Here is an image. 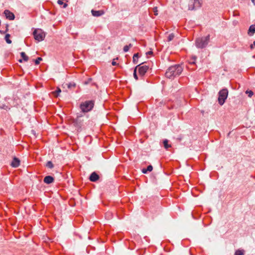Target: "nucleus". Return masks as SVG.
I'll list each match as a JSON object with an SVG mask.
<instances>
[{"label": "nucleus", "instance_id": "obj_1", "mask_svg": "<svg viewBox=\"0 0 255 255\" xmlns=\"http://www.w3.org/2000/svg\"><path fill=\"white\" fill-rule=\"evenodd\" d=\"M183 69L182 66L179 64L171 66L167 70L165 76L169 79H174L181 74Z\"/></svg>", "mask_w": 255, "mask_h": 255}, {"label": "nucleus", "instance_id": "obj_2", "mask_svg": "<svg viewBox=\"0 0 255 255\" xmlns=\"http://www.w3.org/2000/svg\"><path fill=\"white\" fill-rule=\"evenodd\" d=\"M209 35L205 37L198 38L196 40V45L198 48H203L207 45V44L209 43Z\"/></svg>", "mask_w": 255, "mask_h": 255}, {"label": "nucleus", "instance_id": "obj_3", "mask_svg": "<svg viewBox=\"0 0 255 255\" xmlns=\"http://www.w3.org/2000/svg\"><path fill=\"white\" fill-rule=\"evenodd\" d=\"M94 106V103L92 101H87L80 104V109L83 113H87L90 111Z\"/></svg>", "mask_w": 255, "mask_h": 255}, {"label": "nucleus", "instance_id": "obj_4", "mask_svg": "<svg viewBox=\"0 0 255 255\" xmlns=\"http://www.w3.org/2000/svg\"><path fill=\"white\" fill-rule=\"evenodd\" d=\"M228 95V91L227 89H223L219 92L218 102L220 105H223Z\"/></svg>", "mask_w": 255, "mask_h": 255}, {"label": "nucleus", "instance_id": "obj_5", "mask_svg": "<svg viewBox=\"0 0 255 255\" xmlns=\"http://www.w3.org/2000/svg\"><path fill=\"white\" fill-rule=\"evenodd\" d=\"M33 34L35 39L38 41H42L45 37V32L41 29H35Z\"/></svg>", "mask_w": 255, "mask_h": 255}, {"label": "nucleus", "instance_id": "obj_6", "mask_svg": "<svg viewBox=\"0 0 255 255\" xmlns=\"http://www.w3.org/2000/svg\"><path fill=\"white\" fill-rule=\"evenodd\" d=\"M135 68H136V70L138 69V74L140 76H143L145 73L148 70L149 67L148 66L146 65H144L142 66L138 65L136 66Z\"/></svg>", "mask_w": 255, "mask_h": 255}, {"label": "nucleus", "instance_id": "obj_7", "mask_svg": "<svg viewBox=\"0 0 255 255\" xmlns=\"http://www.w3.org/2000/svg\"><path fill=\"white\" fill-rule=\"evenodd\" d=\"M193 5H189L188 9L189 10H193L196 7H199L201 5V0H192Z\"/></svg>", "mask_w": 255, "mask_h": 255}, {"label": "nucleus", "instance_id": "obj_8", "mask_svg": "<svg viewBox=\"0 0 255 255\" xmlns=\"http://www.w3.org/2000/svg\"><path fill=\"white\" fill-rule=\"evenodd\" d=\"M4 14L5 15L6 18L9 20H13L15 17L13 13L8 10H5L4 11Z\"/></svg>", "mask_w": 255, "mask_h": 255}, {"label": "nucleus", "instance_id": "obj_9", "mask_svg": "<svg viewBox=\"0 0 255 255\" xmlns=\"http://www.w3.org/2000/svg\"><path fill=\"white\" fill-rule=\"evenodd\" d=\"M20 164V160L16 157H14L11 163V166L13 167H17Z\"/></svg>", "mask_w": 255, "mask_h": 255}, {"label": "nucleus", "instance_id": "obj_10", "mask_svg": "<svg viewBox=\"0 0 255 255\" xmlns=\"http://www.w3.org/2000/svg\"><path fill=\"white\" fill-rule=\"evenodd\" d=\"M54 178L51 176H46L44 177L43 181L46 184H50L54 182Z\"/></svg>", "mask_w": 255, "mask_h": 255}, {"label": "nucleus", "instance_id": "obj_11", "mask_svg": "<svg viewBox=\"0 0 255 255\" xmlns=\"http://www.w3.org/2000/svg\"><path fill=\"white\" fill-rule=\"evenodd\" d=\"M99 178V175L95 172H93L90 176V180L92 182L97 181Z\"/></svg>", "mask_w": 255, "mask_h": 255}, {"label": "nucleus", "instance_id": "obj_12", "mask_svg": "<svg viewBox=\"0 0 255 255\" xmlns=\"http://www.w3.org/2000/svg\"><path fill=\"white\" fill-rule=\"evenodd\" d=\"M92 14L94 16H100L104 14V12L103 10H92Z\"/></svg>", "mask_w": 255, "mask_h": 255}, {"label": "nucleus", "instance_id": "obj_13", "mask_svg": "<svg viewBox=\"0 0 255 255\" xmlns=\"http://www.w3.org/2000/svg\"><path fill=\"white\" fill-rule=\"evenodd\" d=\"M255 33V24L252 25L250 26L248 34L250 35H253Z\"/></svg>", "mask_w": 255, "mask_h": 255}, {"label": "nucleus", "instance_id": "obj_14", "mask_svg": "<svg viewBox=\"0 0 255 255\" xmlns=\"http://www.w3.org/2000/svg\"><path fill=\"white\" fill-rule=\"evenodd\" d=\"M152 166L150 165L147 166L146 169H143L142 171L143 173H146L147 171L150 172L152 170Z\"/></svg>", "mask_w": 255, "mask_h": 255}, {"label": "nucleus", "instance_id": "obj_15", "mask_svg": "<svg viewBox=\"0 0 255 255\" xmlns=\"http://www.w3.org/2000/svg\"><path fill=\"white\" fill-rule=\"evenodd\" d=\"M163 143L164 147L166 149H168L169 147H171V145L170 144H168V140L167 139H164L163 140Z\"/></svg>", "mask_w": 255, "mask_h": 255}, {"label": "nucleus", "instance_id": "obj_16", "mask_svg": "<svg viewBox=\"0 0 255 255\" xmlns=\"http://www.w3.org/2000/svg\"><path fill=\"white\" fill-rule=\"evenodd\" d=\"M20 55L21 57L23 58V60L25 61H27L28 60V57L25 54L24 52H21L20 53Z\"/></svg>", "mask_w": 255, "mask_h": 255}, {"label": "nucleus", "instance_id": "obj_17", "mask_svg": "<svg viewBox=\"0 0 255 255\" xmlns=\"http://www.w3.org/2000/svg\"><path fill=\"white\" fill-rule=\"evenodd\" d=\"M132 45L131 44H129L128 45H126L124 47L123 50L125 52H127L128 51L129 48L131 47Z\"/></svg>", "mask_w": 255, "mask_h": 255}, {"label": "nucleus", "instance_id": "obj_18", "mask_svg": "<svg viewBox=\"0 0 255 255\" xmlns=\"http://www.w3.org/2000/svg\"><path fill=\"white\" fill-rule=\"evenodd\" d=\"M138 58V54L135 53L133 55V62L135 64H137V59Z\"/></svg>", "mask_w": 255, "mask_h": 255}, {"label": "nucleus", "instance_id": "obj_19", "mask_svg": "<svg viewBox=\"0 0 255 255\" xmlns=\"http://www.w3.org/2000/svg\"><path fill=\"white\" fill-rule=\"evenodd\" d=\"M9 37L10 35L9 34H6L4 37L6 42L8 44H10L11 43V41L9 39Z\"/></svg>", "mask_w": 255, "mask_h": 255}, {"label": "nucleus", "instance_id": "obj_20", "mask_svg": "<svg viewBox=\"0 0 255 255\" xmlns=\"http://www.w3.org/2000/svg\"><path fill=\"white\" fill-rule=\"evenodd\" d=\"M244 254V251L242 250H238L235 253V255H243Z\"/></svg>", "mask_w": 255, "mask_h": 255}, {"label": "nucleus", "instance_id": "obj_21", "mask_svg": "<svg viewBox=\"0 0 255 255\" xmlns=\"http://www.w3.org/2000/svg\"><path fill=\"white\" fill-rule=\"evenodd\" d=\"M46 166L51 169L53 167V164L51 161H49L46 163Z\"/></svg>", "mask_w": 255, "mask_h": 255}, {"label": "nucleus", "instance_id": "obj_22", "mask_svg": "<svg viewBox=\"0 0 255 255\" xmlns=\"http://www.w3.org/2000/svg\"><path fill=\"white\" fill-rule=\"evenodd\" d=\"M57 3H58L59 5H62V4H63V7L64 8L66 7H67V4L66 3H64V2L62 1V0H58L57 1Z\"/></svg>", "mask_w": 255, "mask_h": 255}, {"label": "nucleus", "instance_id": "obj_23", "mask_svg": "<svg viewBox=\"0 0 255 255\" xmlns=\"http://www.w3.org/2000/svg\"><path fill=\"white\" fill-rule=\"evenodd\" d=\"M113 216V214L110 212H107L106 214L105 217L107 219H110Z\"/></svg>", "mask_w": 255, "mask_h": 255}, {"label": "nucleus", "instance_id": "obj_24", "mask_svg": "<svg viewBox=\"0 0 255 255\" xmlns=\"http://www.w3.org/2000/svg\"><path fill=\"white\" fill-rule=\"evenodd\" d=\"M246 93L247 94H248V96L250 98H251L253 96V95H254V93L252 91L247 90L246 91Z\"/></svg>", "mask_w": 255, "mask_h": 255}, {"label": "nucleus", "instance_id": "obj_25", "mask_svg": "<svg viewBox=\"0 0 255 255\" xmlns=\"http://www.w3.org/2000/svg\"><path fill=\"white\" fill-rule=\"evenodd\" d=\"M174 37V35L173 33H171L168 35V38H167V40L168 41H170L173 39Z\"/></svg>", "mask_w": 255, "mask_h": 255}, {"label": "nucleus", "instance_id": "obj_26", "mask_svg": "<svg viewBox=\"0 0 255 255\" xmlns=\"http://www.w3.org/2000/svg\"><path fill=\"white\" fill-rule=\"evenodd\" d=\"M60 92H61L60 89L58 88L54 92V96L56 97H57Z\"/></svg>", "mask_w": 255, "mask_h": 255}, {"label": "nucleus", "instance_id": "obj_27", "mask_svg": "<svg viewBox=\"0 0 255 255\" xmlns=\"http://www.w3.org/2000/svg\"><path fill=\"white\" fill-rule=\"evenodd\" d=\"M196 57L194 56L190 60L189 63L191 64H194L195 63Z\"/></svg>", "mask_w": 255, "mask_h": 255}, {"label": "nucleus", "instance_id": "obj_28", "mask_svg": "<svg viewBox=\"0 0 255 255\" xmlns=\"http://www.w3.org/2000/svg\"><path fill=\"white\" fill-rule=\"evenodd\" d=\"M42 58L41 57H38L35 60V64L36 65H38L40 63V62L42 60Z\"/></svg>", "mask_w": 255, "mask_h": 255}, {"label": "nucleus", "instance_id": "obj_29", "mask_svg": "<svg viewBox=\"0 0 255 255\" xmlns=\"http://www.w3.org/2000/svg\"><path fill=\"white\" fill-rule=\"evenodd\" d=\"M133 77L135 80H138V77L136 74V68H135L133 71Z\"/></svg>", "mask_w": 255, "mask_h": 255}, {"label": "nucleus", "instance_id": "obj_30", "mask_svg": "<svg viewBox=\"0 0 255 255\" xmlns=\"http://www.w3.org/2000/svg\"><path fill=\"white\" fill-rule=\"evenodd\" d=\"M75 86V84L74 83H69L68 85V88H71L72 87H74Z\"/></svg>", "mask_w": 255, "mask_h": 255}, {"label": "nucleus", "instance_id": "obj_31", "mask_svg": "<svg viewBox=\"0 0 255 255\" xmlns=\"http://www.w3.org/2000/svg\"><path fill=\"white\" fill-rule=\"evenodd\" d=\"M154 14L155 15H157V7H155L154 8Z\"/></svg>", "mask_w": 255, "mask_h": 255}, {"label": "nucleus", "instance_id": "obj_32", "mask_svg": "<svg viewBox=\"0 0 255 255\" xmlns=\"http://www.w3.org/2000/svg\"><path fill=\"white\" fill-rule=\"evenodd\" d=\"M255 47V41H254L253 43L251 45V48L253 49Z\"/></svg>", "mask_w": 255, "mask_h": 255}, {"label": "nucleus", "instance_id": "obj_33", "mask_svg": "<svg viewBox=\"0 0 255 255\" xmlns=\"http://www.w3.org/2000/svg\"><path fill=\"white\" fill-rule=\"evenodd\" d=\"M112 65H114V66H115L117 65V63L115 61V59H114L113 61H112Z\"/></svg>", "mask_w": 255, "mask_h": 255}, {"label": "nucleus", "instance_id": "obj_34", "mask_svg": "<svg viewBox=\"0 0 255 255\" xmlns=\"http://www.w3.org/2000/svg\"><path fill=\"white\" fill-rule=\"evenodd\" d=\"M153 52L151 51H148L147 52H146V55H151L152 54Z\"/></svg>", "mask_w": 255, "mask_h": 255}, {"label": "nucleus", "instance_id": "obj_35", "mask_svg": "<svg viewBox=\"0 0 255 255\" xmlns=\"http://www.w3.org/2000/svg\"><path fill=\"white\" fill-rule=\"evenodd\" d=\"M18 61L20 63H21L22 62V60L21 59H20L18 60Z\"/></svg>", "mask_w": 255, "mask_h": 255}, {"label": "nucleus", "instance_id": "obj_36", "mask_svg": "<svg viewBox=\"0 0 255 255\" xmlns=\"http://www.w3.org/2000/svg\"><path fill=\"white\" fill-rule=\"evenodd\" d=\"M252 1L254 3V4H255V0H252Z\"/></svg>", "mask_w": 255, "mask_h": 255}, {"label": "nucleus", "instance_id": "obj_37", "mask_svg": "<svg viewBox=\"0 0 255 255\" xmlns=\"http://www.w3.org/2000/svg\"><path fill=\"white\" fill-rule=\"evenodd\" d=\"M80 116L78 117L77 119H80Z\"/></svg>", "mask_w": 255, "mask_h": 255}, {"label": "nucleus", "instance_id": "obj_38", "mask_svg": "<svg viewBox=\"0 0 255 255\" xmlns=\"http://www.w3.org/2000/svg\"><path fill=\"white\" fill-rule=\"evenodd\" d=\"M0 108H1V107H0Z\"/></svg>", "mask_w": 255, "mask_h": 255}]
</instances>
